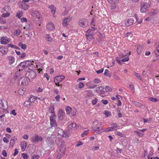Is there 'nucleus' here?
<instances>
[{"label": "nucleus", "instance_id": "bf43d9fd", "mask_svg": "<svg viewBox=\"0 0 159 159\" xmlns=\"http://www.w3.org/2000/svg\"><path fill=\"white\" fill-rule=\"evenodd\" d=\"M116 151L117 154H119L121 153V152L122 151L121 149H120L118 148H117L116 149Z\"/></svg>", "mask_w": 159, "mask_h": 159}, {"label": "nucleus", "instance_id": "3c124183", "mask_svg": "<svg viewBox=\"0 0 159 159\" xmlns=\"http://www.w3.org/2000/svg\"><path fill=\"white\" fill-rule=\"evenodd\" d=\"M84 86V85L83 83L80 82L79 84L78 88L79 89H81L83 88Z\"/></svg>", "mask_w": 159, "mask_h": 159}, {"label": "nucleus", "instance_id": "393cba45", "mask_svg": "<svg viewBox=\"0 0 159 159\" xmlns=\"http://www.w3.org/2000/svg\"><path fill=\"white\" fill-rule=\"evenodd\" d=\"M66 114L67 115H69L70 112L72 110V108L70 107H68L66 108Z\"/></svg>", "mask_w": 159, "mask_h": 159}, {"label": "nucleus", "instance_id": "9b49d317", "mask_svg": "<svg viewBox=\"0 0 159 159\" xmlns=\"http://www.w3.org/2000/svg\"><path fill=\"white\" fill-rule=\"evenodd\" d=\"M65 115V113L63 112V111L61 109H60L59 110L58 116V118L61 120H63L64 118V116Z\"/></svg>", "mask_w": 159, "mask_h": 159}, {"label": "nucleus", "instance_id": "13d9d810", "mask_svg": "<svg viewBox=\"0 0 159 159\" xmlns=\"http://www.w3.org/2000/svg\"><path fill=\"white\" fill-rule=\"evenodd\" d=\"M22 15V13L21 12L18 13L16 15V16H17L20 19Z\"/></svg>", "mask_w": 159, "mask_h": 159}, {"label": "nucleus", "instance_id": "20e7f679", "mask_svg": "<svg viewBox=\"0 0 159 159\" xmlns=\"http://www.w3.org/2000/svg\"><path fill=\"white\" fill-rule=\"evenodd\" d=\"M59 154L57 156V158L59 159L63 156L66 152V148L64 145H61L59 147Z\"/></svg>", "mask_w": 159, "mask_h": 159}, {"label": "nucleus", "instance_id": "a211bd4d", "mask_svg": "<svg viewBox=\"0 0 159 159\" xmlns=\"http://www.w3.org/2000/svg\"><path fill=\"white\" fill-rule=\"evenodd\" d=\"M77 124L75 122H73L71 124L68 125V129H72L73 128H76Z\"/></svg>", "mask_w": 159, "mask_h": 159}, {"label": "nucleus", "instance_id": "09e8293b", "mask_svg": "<svg viewBox=\"0 0 159 159\" xmlns=\"http://www.w3.org/2000/svg\"><path fill=\"white\" fill-rule=\"evenodd\" d=\"M135 75L138 79L141 80V78L139 73H135Z\"/></svg>", "mask_w": 159, "mask_h": 159}, {"label": "nucleus", "instance_id": "7c9ffc66", "mask_svg": "<svg viewBox=\"0 0 159 159\" xmlns=\"http://www.w3.org/2000/svg\"><path fill=\"white\" fill-rule=\"evenodd\" d=\"M143 49V47L141 46H139L138 47L137 49V51L138 54H140L141 51Z\"/></svg>", "mask_w": 159, "mask_h": 159}, {"label": "nucleus", "instance_id": "0eeeda50", "mask_svg": "<svg viewBox=\"0 0 159 159\" xmlns=\"http://www.w3.org/2000/svg\"><path fill=\"white\" fill-rule=\"evenodd\" d=\"M46 142L47 144L51 148L53 147L54 140L53 138L50 137H48L47 138Z\"/></svg>", "mask_w": 159, "mask_h": 159}, {"label": "nucleus", "instance_id": "2f4dec72", "mask_svg": "<svg viewBox=\"0 0 159 159\" xmlns=\"http://www.w3.org/2000/svg\"><path fill=\"white\" fill-rule=\"evenodd\" d=\"M87 93L86 94L89 97H90L93 96V94L91 91L90 90H87L86 91Z\"/></svg>", "mask_w": 159, "mask_h": 159}, {"label": "nucleus", "instance_id": "a878e982", "mask_svg": "<svg viewBox=\"0 0 159 159\" xmlns=\"http://www.w3.org/2000/svg\"><path fill=\"white\" fill-rule=\"evenodd\" d=\"M37 98L35 96H31L29 98V101L31 102H34L36 100Z\"/></svg>", "mask_w": 159, "mask_h": 159}, {"label": "nucleus", "instance_id": "6e6d98bb", "mask_svg": "<svg viewBox=\"0 0 159 159\" xmlns=\"http://www.w3.org/2000/svg\"><path fill=\"white\" fill-rule=\"evenodd\" d=\"M22 156L23 157L24 159H27L28 157L27 154L25 153H22Z\"/></svg>", "mask_w": 159, "mask_h": 159}, {"label": "nucleus", "instance_id": "5fc2aeb1", "mask_svg": "<svg viewBox=\"0 0 159 159\" xmlns=\"http://www.w3.org/2000/svg\"><path fill=\"white\" fill-rule=\"evenodd\" d=\"M111 4L110 6V8L111 9H115L116 7V6L115 4V3H111Z\"/></svg>", "mask_w": 159, "mask_h": 159}, {"label": "nucleus", "instance_id": "72a5a7b5", "mask_svg": "<svg viewBox=\"0 0 159 159\" xmlns=\"http://www.w3.org/2000/svg\"><path fill=\"white\" fill-rule=\"evenodd\" d=\"M8 46L9 47H10L11 48H14L16 49H20L19 47H17V46H16V45H14L11 43H10V44H8Z\"/></svg>", "mask_w": 159, "mask_h": 159}, {"label": "nucleus", "instance_id": "1a4fd4ad", "mask_svg": "<svg viewBox=\"0 0 159 159\" xmlns=\"http://www.w3.org/2000/svg\"><path fill=\"white\" fill-rule=\"evenodd\" d=\"M80 25L83 27L87 26L88 25V21L86 19H81L79 20Z\"/></svg>", "mask_w": 159, "mask_h": 159}, {"label": "nucleus", "instance_id": "9d476101", "mask_svg": "<svg viewBox=\"0 0 159 159\" xmlns=\"http://www.w3.org/2000/svg\"><path fill=\"white\" fill-rule=\"evenodd\" d=\"M0 108H2L3 110H5L8 108L7 103V101L4 100L0 101Z\"/></svg>", "mask_w": 159, "mask_h": 159}, {"label": "nucleus", "instance_id": "f03ea898", "mask_svg": "<svg viewBox=\"0 0 159 159\" xmlns=\"http://www.w3.org/2000/svg\"><path fill=\"white\" fill-rule=\"evenodd\" d=\"M150 5L149 3L143 2L140 5V11L142 13H145L150 8Z\"/></svg>", "mask_w": 159, "mask_h": 159}, {"label": "nucleus", "instance_id": "79ce46f5", "mask_svg": "<svg viewBox=\"0 0 159 159\" xmlns=\"http://www.w3.org/2000/svg\"><path fill=\"white\" fill-rule=\"evenodd\" d=\"M134 132L137 134L140 137H142L143 135V133H141L137 130H134Z\"/></svg>", "mask_w": 159, "mask_h": 159}, {"label": "nucleus", "instance_id": "a18cd8bd", "mask_svg": "<svg viewBox=\"0 0 159 159\" xmlns=\"http://www.w3.org/2000/svg\"><path fill=\"white\" fill-rule=\"evenodd\" d=\"M0 22L2 24H5L6 23V19H3L2 18H0Z\"/></svg>", "mask_w": 159, "mask_h": 159}, {"label": "nucleus", "instance_id": "4d7b16f0", "mask_svg": "<svg viewBox=\"0 0 159 159\" xmlns=\"http://www.w3.org/2000/svg\"><path fill=\"white\" fill-rule=\"evenodd\" d=\"M2 155L4 157H6L7 156V154L6 152V151L5 150H3L2 152Z\"/></svg>", "mask_w": 159, "mask_h": 159}, {"label": "nucleus", "instance_id": "aec40b11", "mask_svg": "<svg viewBox=\"0 0 159 159\" xmlns=\"http://www.w3.org/2000/svg\"><path fill=\"white\" fill-rule=\"evenodd\" d=\"M25 64L26 67L28 68L29 69H30L29 67L33 65L31 62L29 61H25Z\"/></svg>", "mask_w": 159, "mask_h": 159}, {"label": "nucleus", "instance_id": "0e129e2a", "mask_svg": "<svg viewBox=\"0 0 159 159\" xmlns=\"http://www.w3.org/2000/svg\"><path fill=\"white\" fill-rule=\"evenodd\" d=\"M104 70L103 68H102L100 70L96 71V72L97 74H100L102 73Z\"/></svg>", "mask_w": 159, "mask_h": 159}, {"label": "nucleus", "instance_id": "69168bd1", "mask_svg": "<svg viewBox=\"0 0 159 159\" xmlns=\"http://www.w3.org/2000/svg\"><path fill=\"white\" fill-rule=\"evenodd\" d=\"M110 112L107 111H105L104 114L105 115L107 116H110Z\"/></svg>", "mask_w": 159, "mask_h": 159}, {"label": "nucleus", "instance_id": "338daca9", "mask_svg": "<svg viewBox=\"0 0 159 159\" xmlns=\"http://www.w3.org/2000/svg\"><path fill=\"white\" fill-rule=\"evenodd\" d=\"M63 134H63V136H64L65 137H68V134L67 133V131H63Z\"/></svg>", "mask_w": 159, "mask_h": 159}, {"label": "nucleus", "instance_id": "f704fd0d", "mask_svg": "<svg viewBox=\"0 0 159 159\" xmlns=\"http://www.w3.org/2000/svg\"><path fill=\"white\" fill-rule=\"evenodd\" d=\"M17 140V138L14 137L12 138L11 140L10 141V143L11 144H13L15 141H16Z\"/></svg>", "mask_w": 159, "mask_h": 159}, {"label": "nucleus", "instance_id": "c9c22d12", "mask_svg": "<svg viewBox=\"0 0 159 159\" xmlns=\"http://www.w3.org/2000/svg\"><path fill=\"white\" fill-rule=\"evenodd\" d=\"M30 102H31L29 100H28L26 101L25 102V103H24V105L25 106L27 107H28L30 105Z\"/></svg>", "mask_w": 159, "mask_h": 159}, {"label": "nucleus", "instance_id": "2eb2a0df", "mask_svg": "<svg viewBox=\"0 0 159 159\" xmlns=\"http://www.w3.org/2000/svg\"><path fill=\"white\" fill-rule=\"evenodd\" d=\"M19 7L21 9L24 10H26L28 9L29 7V6L27 5L25 2H22L21 5L19 6Z\"/></svg>", "mask_w": 159, "mask_h": 159}, {"label": "nucleus", "instance_id": "7ed1b4c3", "mask_svg": "<svg viewBox=\"0 0 159 159\" xmlns=\"http://www.w3.org/2000/svg\"><path fill=\"white\" fill-rule=\"evenodd\" d=\"M28 78L30 81H31L36 76L35 72L33 70L28 71L25 75Z\"/></svg>", "mask_w": 159, "mask_h": 159}, {"label": "nucleus", "instance_id": "f3484780", "mask_svg": "<svg viewBox=\"0 0 159 159\" xmlns=\"http://www.w3.org/2000/svg\"><path fill=\"white\" fill-rule=\"evenodd\" d=\"M134 21V20L133 18L129 19L125 23V25L127 26H130L133 24Z\"/></svg>", "mask_w": 159, "mask_h": 159}, {"label": "nucleus", "instance_id": "473e14b6", "mask_svg": "<svg viewBox=\"0 0 159 159\" xmlns=\"http://www.w3.org/2000/svg\"><path fill=\"white\" fill-rule=\"evenodd\" d=\"M119 0H107L108 2L110 3H115L119 2Z\"/></svg>", "mask_w": 159, "mask_h": 159}, {"label": "nucleus", "instance_id": "c85d7f7f", "mask_svg": "<svg viewBox=\"0 0 159 159\" xmlns=\"http://www.w3.org/2000/svg\"><path fill=\"white\" fill-rule=\"evenodd\" d=\"M50 124L52 127L57 126L56 121L50 120Z\"/></svg>", "mask_w": 159, "mask_h": 159}, {"label": "nucleus", "instance_id": "6e6552de", "mask_svg": "<svg viewBox=\"0 0 159 159\" xmlns=\"http://www.w3.org/2000/svg\"><path fill=\"white\" fill-rule=\"evenodd\" d=\"M20 83H21V85L25 86L28 84V81L26 78L25 77H22L18 81V84L19 85H20Z\"/></svg>", "mask_w": 159, "mask_h": 159}, {"label": "nucleus", "instance_id": "dca6fc26", "mask_svg": "<svg viewBox=\"0 0 159 159\" xmlns=\"http://www.w3.org/2000/svg\"><path fill=\"white\" fill-rule=\"evenodd\" d=\"M47 29L49 30H52L55 29L54 24L51 22H49L47 25Z\"/></svg>", "mask_w": 159, "mask_h": 159}, {"label": "nucleus", "instance_id": "ddd939ff", "mask_svg": "<svg viewBox=\"0 0 159 159\" xmlns=\"http://www.w3.org/2000/svg\"><path fill=\"white\" fill-rule=\"evenodd\" d=\"M96 91L98 93L103 94L105 92L104 89L102 86H100L96 88Z\"/></svg>", "mask_w": 159, "mask_h": 159}, {"label": "nucleus", "instance_id": "603ef678", "mask_svg": "<svg viewBox=\"0 0 159 159\" xmlns=\"http://www.w3.org/2000/svg\"><path fill=\"white\" fill-rule=\"evenodd\" d=\"M111 125L113 127H112L113 128V130H115V129H117V124L116 123H113Z\"/></svg>", "mask_w": 159, "mask_h": 159}, {"label": "nucleus", "instance_id": "423d86ee", "mask_svg": "<svg viewBox=\"0 0 159 159\" xmlns=\"http://www.w3.org/2000/svg\"><path fill=\"white\" fill-rule=\"evenodd\" d=\"M43 139L42 137L39 136L38 135L36 134L32 138L31 140L33 143H35L38 141H42Z\"/></svg>", "mask_w": 159, "mask_h": 159}, {"label": "nucleus", "instance_id": "bb28decb", "mask_svg": "<svg viewBox=\"0 0 159 159\" xmlns=\"http://www.w3.org/2000/svg\"><path fill=\"white\" fill-rule=\"evenodd\" d=\"M105 92H111L112 91V89L111 87H110L108 86H106L105 87Z\"/></svg>", "mask_w": 159, "mask_h": 159}, {"label": "nucleus", "instance_id": "4c0bfd02", "mask_svg": "<svg viewBox=\"0 0 159 159\" xmlns=\"http://www.w3.org/2000/svg\"><path fill=\"white\" fill-rule=\"evenodd\" d=\"M56 116L55 114H53L50 117V120L56 121Z\"/></svg>", "mask_w": 159, "mask_h": 159}, {"label": "nucleus", "instance_id": "f8f14e48", "mask_svg": "<svg viewBox=\"0 0 159 159\" xmlns=\"http://www.w3.org/2000/svg\"><path fill=\"white\" fill-rule=\"evenodd\" d=\"M86 36L87 39H92L93 38V33H91V29H89L87 31L86 34Z\"/></svg>", "mask_w": 159, "mask_h": 159}, {"label": "nucleus", "instance_id": "58836bf2", "mask_svg": "<svg viewBox=\"0 0 159 159\" xmlns=\"http://www.w3.org/2000/svg\"><path fill=\"white\" fill-rule=\"evenodd\" d=\"M10 15V13L9 12L4 13L2 14V17H6L9 16Z\"/></svg>", "mask_w": 159, "mask_h": 159}, {"label": "nucleus", "instance_id": "4468645a", "mask_svg": "<svg viewBox=\"0 0 159 159\" xmlns=\"http://www.w3.org/2000/svg\"><path fill=\"white\" fill-rule=\"evenodd\" d=\"M1 44H6L9 42L8 38L6 37H3L0 39Z\"/></svg>", "mask_w": 159, "mask_h": 159}, {"label": "nucleus", "instance_id": "5701e85b", "mask_svg": "<svg viewBox=\"0 0 159 159\" xmlns=\"http://www.w3.org/2000/svg\"><path fill=\"white\" fill-rule=\"evenodd\" d=\"M27 143L26 142L24 141L22 142L20 144V146L22 150H23L24 151L27 146Z\"/></svg>", "mask_w": 159, "mask_h": 159}, {"label": "nucleus", "instance_id": "4be33fe9", "mask_svg": "<svg viewBox=\"0 0 159 159\" xmlns=\"http://www.w3.org/2000/svg\"><path fill=\"white\" fill-rule=\"evenodd\" d=\"M8 60L9 64L11 65L15 62V59L13 57L11 56L8 57Z\"/></svg>", "mask_w": 159, "mask_h": 159}, {"label": "nucleus", "instance_id": "e2e57ef3", "mask_svg": "<svg viewBox=\"0 0 159 159\" xmlns=\"http://www.w3.org/2000/svg\"><path fill=\"white\" fill-rule=\"evenodd\" d=\"M116 61L120 64H122L121 63V60H119V57H116Z\"/></svg>", "mask_w": 159, "mask_h": 159}, {"label": "nucleus", "instance_id": "8fccbe9b", "mask_svg": "<svg viewBox=\"0 0 159 159\" xmlns=\"http://www.w3.org/2000/svg\"><path fill=\"white\" fill-rule=\"evenodd\" d=\"M149 99L152 102H155L157 101V99L156 98H154L153 97H151L149 98Z\"/></svg>", "mask_w": 159, "mask_h": 159}, {"label": "nucleus", "instance_id": "e433bc0d", "mask_svg": "<svg viewBox=\"0 0 159 159\" xmlns=\"http://www.w3.org/2000/svg\"><path fill=\"white\" fill-rule=\"evenodd\" d=\"M54 106H52L50 107L49 108V110L50 111V112L52 114H54Z\"/></svg>", "mask_w": 159, "mask_h": 159}, {"label": "nucleus", "instance_id": "052dcab7", "mask_svg": "<svg viewBox=\"0 0 159 159\" xmlns=\"http://www.w3.org/2000/svg\"><path fill=\"white\" fill-rule=\"evenodd\" d=\"M93 82L96 84H98L100 82V81L99 79L97 78L93 80Z\"/></svg>", "mask_w": 159, "mask_h": 159}, {"label": "nucleus", "instance_id": "b1692460", "mask_svg": "<svg viewBox=\"0 0 159 159\" xmlns=\"http://www.w3.org/2000/svg\"><path fill=\"white\" fill-rule=\"evenodd\" d=\"M7 51V49L6 48L2 47L0 48V52L3 54H5Z\"/></svg>", "mask_w": 159, "mask_h": 159}, {"label": "nucleus", "instance_id": "774afa93", "mask_svg": "<svg viewBox=\"0 0 159 159\" xmlns=\"http://www.w3.org/2000/svg\"><path fill=\"white\" fill-rule=\"evenodd\" d=\"M18 153V149L17 148H16L15 149V152L14 153L13 155L14 156H16V155Z\"/></svg>", "mask_w": 159, "mask_h": 159}, {"label": "nucleus", "instance_id": "cd10ccee", "mask_svg": "<svg viewBox=\"0 0 159 159\" xmlns=\"http://www.w3.org/2000/svg\"><path fill=\"white\" fill-rule=\"evenodd\" d=\"M109 70H106L105 71L104 75L109 77H111V73H109Z\"/></svg>", "mask_w": 159, "mask_h": 159}, {"label": "nucleus", "instance_id": "39448f33", "mask_svg": "<svg viewBox=\"0 0 159 159\" xmlns=\"http://www.w3.org/2000/svg\"><path fill=\"white\" fill-rule=\"evenodd\" d=\"M65 77L64 76H57L54 79V81L55 84L58 86H62V85H59L60 82H61L64 79Z\"/></svg>", "mask_w": 159, "mask_h": 159}, {"label": "nucleus", "instance_id": "680f3d73", "mask_svg": "<svg viewBox=\"0 0 159 159\" xmlns=\"http://www.w3.org/2000/svg\"><path fill=\"white\" fill-rule=\"evenodd\" d=\"M129 88L133 91V92L134 93V87L133 84H130L129 85Z\"/></svg>", "mask_w": 159, "mask_h": 159}, {"label": "nucleus", "instance_id": "864d4df0", "mask_svg": "<svg viewBox=\"0 0 159 159\" xmlns=\"http://www.w3.org/2000/svg\"><path fill=\"white\" fill-rule=\"evenodd\" d=\"M39 157H40L39 155H34L32 157V159H39Z\"/></svg>", "mask_w": 159, "mask_h": 159}, {"label": "nucleus", "instance_id": "f257e3e1", "mask_svg": "<svg viewBox=\"0 0 159 159\" xmlns=\"http://www.w3.org/2000/svg\"><path fill=\"white\" fill-rule=\"evenodd\" d=\"M93 124L92 130L96 132V133L99 134L104 131V129L100 127V125L98 123V120H95Z\"/></svg>", "mask_w": 159, "mask_h": 159}, {"label": "nucleus", "instance_id": "37998d69", "mask_svg": "<svg viewBox=\"0 0 159 159\" xmlns=\"http://www.w3.org/2000/svg\"><path fill=\"white\" fill-rule=\"evenodd\" d=\"M112 128V127H109L104 130V131H105L106 132H109L112 130H114Z\"/></svg>", "mask_w": 159, "mask_h": 159}, {"label": "nucleus", "instance_id": "412c9836", "mask_svg": "<svg viewBox=\"0 0 159 159\" xmlns=\"http://www.w3.org/2000/svg\"><path fill=\"white\" fill-rule=\"evenodd\" d=\"M22 65V68L23 69L26 67L25 64V62H21L18 66V68L19 69V71L22 70L23 69H20V67H21V65Z\"/></svg>", "mask_w": 159, "mask_h": 159}, {"label": "nucleus", "instance_id": "49530a36", "mask_svg": "<svg viewBox=\"0 0 159 159\" xmlns=\"http://www.w3.org/2000/svg\"><path fill=\"white\" fill-rule=\"evenodd\" d=\"M76 110L75 109H74L72 110V111L71 112V115L72 116H74L76 115Z\"/></svg>", "mask_w": 159, "mask_h": 159}, {"label": "nucleus", "instance_id": "de8ad7c7", "mask_svg": "<svg viewBox=\"0 0 159 159\" xmlns=\"http://www.w3.org/2000/svg\"><path fill=\"white\" fill-rule=\"evenodd\" d=\"M129 60V58L128 57H125L124 59L121 60V63L125 62L126 61H128Z\"/></svg>", "mask_w": 159, "mask_h": 159}, {"label": "nucleus", "instance_id": "6ab92c4d", "mask_svg": "<svg viewBox=\"0 0 159 159\" xmlns=\"http://www.w3.org/2000/svg\"><path fill=\"white\" fill-rule=\"evenodd\" d=\"M71 19L70 17L65 18L63 20V25L64 26H66L68 25L67 22H69Z\"/></svg>", "mask_w": 159, "mask_h": 159}, {"label": "nucleus", "instance_id": "c03bdc74", "mask_svg": "<svg viewBox=\"0 0 159 159\" xmlns=\"http://www.w3.org/2000/svg\"><path fill=\"white\" fill-rule=\"evenodd\" d=\"M98 100V99L96 98L93 99L92 101V103L93 105H95L97 103Z\"/></svg>", "mask_w": 159, "mask_h": 159}, {"label": "nucleus", "instance_id": "c756f323", "mask_svg": "<svg viewBox=\"0 0 159 159\" xmlns=\"http://www.w3.org/2000/svg\"><path fill=\"white\" fill-rule=\"evenodd\" d=\"M157 13L156 10L153 9L150 13V16H153Z\"/></svg>", "mask_w": 159, "mask_h": 159}, {"label": "nucleus", "instance_id": "ea45409f", "mask_svg": "<svg viewBox=\"0 0 159 159\" xmlns=\"http://www.w3.org/2000/svg\"><path fill=\"white\" fill-rule=\"evenodd\" d=\"M155 53L157 56L159 55V47H157L154 51Z\"/></svg>", "mask_w": 159, "mask_h": 159}, {"label": "nucleus", "instance_id": "a19ab883", "mask_svg": "<svg viewBox=\"0 0 159 159\" xmlns=\"http://www.w3.org/2000/svg\"><path fill=\"white\" fill-rule=\"evenodd\" d=\"M89 130H86L85 131H84V133H83L81 135V136L82 137H84L85 135H86L87 134L89 131Z\"/></svg>", "mask_w": 159, "mask_h": 159}]
</instances>
